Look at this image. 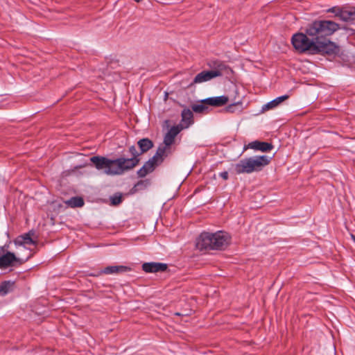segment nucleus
<instances>
[{"instance_id":"21","label":"nucleus","mask_w":355,"mask_h":355,"mask_svg":"<svg viewBox=\"0 0 355 355\" xmlns=\"http://www.w3.org/2000/svg\"><path fill=\"white\" fill-rule=\"evenodd\" d=\"M171 153L170 146L166 144H161L158 146L155 154L163 161Z\"/></svg>"},{"instance_id":"29","label":"nucleus","mask_w":355,"mask_h":355,"mask_svg":"<svg viewBox=\"0 0 355 355\" xmlns=\"http://www.w3.org/2000/svg\"><path fill=\"white\" fill-rule=\"evenodd\" d=\"M137 173L139 178H144L150 173L146 168V167L142 166L139 170L137 171Z\"/></svg>"},{"instance_id":"28","label":"nucleus","mask_w":355,"mask_h":355,"mask_svg":"<svg viewBox=\"0 0 355 355\" xmlns=\"http://www.w3.org/2000/svg\"><path fill=\"white\" fill-rule=\"evenodd\" d=\"M122 201V196L121 194H115L111 197V202L113 205H118Z\"/></svg>"},{"instance_id":"3","label":"nucleus","mask_w":355,"mask_h":355,"mask_svg":"<svg viewBox=\"0 0 355 355\" xmlns=\"http://www.w3.org/2000/svg\"><path fill=\"white\" fill-rule=\"evenodd\" d=\"M340 29V25L331 20H315L309 24L305 30L313 40L318 42L333 35Z\"/></svg>"},{"instance_id":"24","label":"nucleus","mask_w":355,"mask_h":355,"mask_svg":"<svg viewBox=\"0 0 355 355\" xmlns=\"http://www.w3.org/2000/svg\"><path fill=\"white\" fill-rule=\"evenodd\" d=\"M207 105L202 103L201 104H194L191 105V110L197 114L207 113L209 108Z\"/></svg>"},{"instance_id":"18","label":"nucleus","mask_w":355,"mask_h":355,"mask_svg":"<svg viewBox=\"0 0 355 355\" xmlns=\"http://www.w3.org/2000/svg\"><path fill=\"white\" fill-rule=\"evenodd\" d=\"M340 19L344 21H349L355 19V7H343L341 12Z\"/></svg>"},{"instance_id":"9","label":"nucleus","mask_w":355,"mask_h":355,"mask_svg":"<svg viewBox=\"0 0 355 355\" xmlns=\"http://www.w3.org/2000/svg\"><path fill=\"white\" fill-rule=\"evenodd\" d=\"M208 66L211 69V72L218 73L216 77L222 76L224 72L230 69V67L223 62L219 60H211L208 63Z\"/></svg>"},{"instance_id":"11","label":"nucleus","mask_w":355,"mask_h":355,"mask_svg":"<svg viewBox=\"0 0 355 355\" xmlns=\"http://www.w3.org/2000/svg\"><path fill=\"white\" fill-rule=\"evenodd\" d=\"M229 98L226 96L209 97L200 101V103L213 107H221L226 105Z\"/></svg>"},{"instance_id":"14","label":"nucleus","mask_w":355,"mask_h":355,"mask_svg":"<svg viewBox=\"0 0 355 355\" xmlns=\"http://www.w3.org/2000/svg\"><path fill=\"white\" fill-rule=\"evenodd\" d=\"M248 147L261 152H269L274 148L271 143L258 140L249 143Z\"/></svg>"},{"instance_id":"17","label":"nucleus","mask_w":355,"mask_h":355,"mask_svg":"<svg viewBox=\"0 0 355 355\" xmlns=\"http://www.w3.org/2000/svg\"><path fill=\"white\" fill-rule=\"evenodd\" d=\"M15 282L11 280L3 281L0 284V296H6L9 293L13 291Z\"/></svg>"},{"instance_id":"16","label":"nucleus","mask_w":355,"mask_h":355,"mask_svg":"<svg viewBox=\"0 0 355 355\" xmlns=\"http://www.w3.org/2000/svg\"><path fill=\"white\" fill-rule=\"evenodd\" d=\"M289 98V95L285 94L281 96H278L274 100L268 102V103L265 104L262 107V111H266L269 110L270 109H273L276 107L277 105H279L280 103H282L285 100H287Z\"/></svg>"},{"instance_id":"22","label":"nucleus","mask_w":355,"mask_h":355,"mask_svg":"<svg viewBox=\"0 0 355 355\" xmlns=\"http://www.w3.org/2000/svg\"><path fill=\"white\" fill-rule=\"evenodd\" d=\"M66 204L70 207L75 208L83 207L85 202L83 198L75 196L66 201Z\"/></svg>"},{"instance_id":"23","label":"nucleus","mask_w":355,"mask_h":355,"mask_svg":"<svg viewBox=\"0 0 355 355\" xmlns=\"http://www.w3.org/2000/svg\"><path fill=\"white\" fill-rule=\"evenodd\" d=\"M150 184V181L148 179L141 180L138 181L132 188V193H136L139 191L146 189Z\"/></svg>"},{"instance_id":"32","label":"nucleus","mask_w":355,"mask_h":355,"mask_svg":"<svg viewBox=\"0 0 355 355\" xmlns=\"http://www.w3.org/2000/svg\"><path fill=\"white\" fill-rule=\"evenodd\" d=\"M352 239L354 241V242L355 243V236L354 235H352Z\"/></svg>"},{"instance_id":"20","label":"nucleus","mask_w":355,"mask_h":355,"mask_svg":"<svg viewBox=\"0 0 355 355\" xmlns=\"http://www.w3.org/2000/svg\"><path fill=\"white\" fill-rule=\"evenodd\" d=\"M15 244L19 245H22L24 244L35 245L36 242L33 240V239L31 236V233L28 232L27 234L19 236L15 241Z\"/></svg>"},{"instance_id":"6","label":"nucleus","mask_w":355,"mask_h":355,"mask_svg":"<svg viewBox=\"0 0 355 355\" xmlns=\"http://www.w3.org/2000/svg\"><path fill=\"white\" fill-rule=\"evenodd\" d=\"M339 46L326 38L318 42H315V46L313 54L336 55L339 53Z\"/></svg>"},{"instance_id":"1","label":"nucleus","mask_w":355,"mask_h":355,"mask_svg":"<svg viewBox=\"0 0 355 355\" xmlns=\"http://www.w3.org/2000/svg\"><path fill=\"white\" fill-rule=\"evenodd\" d=\"M129 153L131 158L119 157L115 159H111L103 156H92L90 157V162L98 171H103L107 175H122L125 171L135 168L139 163V157L141 155L138 152L134 145L129 147Z\"/></svg>"},{"instance_id":"2","label":"nucleus","mask_w":355,"mask_h":355,"mask_svg":"<svg viewBox=\"0 0 355 355\" xmlns=\"http://www.w3.org/2000/svg\"><path fill=\"white\" fill-rule=\"evenodd\" d=\"M230 241V236L225 232H203L196 239V246L200 251L223 250L229 245Z\"/></svg>"},{"instance_id":"13","label":"nucleus","mask_w":355,"mask_h":355,"mask_svg":"<svg viewBox=\"0 0 355 355\" xmlns=\"http://www.w3.org/2000/svg\"><path fill=\"white\" fill-rule=\"evenodd\" d=\"M217 75H218V73L216 72H211V71L204 70V71L200 72L199 73H198L195 76V78L192 82V84H199V83H202L209 81L213 78H216Z\"/></svg>"},{"instance_id":"30","label":"nucleus","mask_w":355,"mask_h":355,"mask_svg":"<svg viewBox=\"0 0 355 355\" xmlns=\"http://www.w3.org/2000/svg\"><path fill=\"white\" fill-rule=\"evenodd\" d=\"M143 166L146 167L149 173H152L156 168L153 164H151V162H149L148 161H147Z\"/></svg>"},{"instance_id":"33","label":"nucleus","mask_w":355,"mask_h":355,"mask_svg":"<svg viewBox=\"0 0 355 355\" xmlns=\"http://www.w3.org/2000/svg\"><path fill=\"white\" fill-rule=\"evenodd\" d=\"M352 239L354 241V242L355 243V236L354 235H352Z\"/></svg>"},{"instance_id":"34","label":"nucleus","mask_w":355,"mask_h":355,"mask_svg":"<svg viewBox=\"0 0 355 355\" xmlns=\"http://www.w3.org/2000/svg\"><path fill=\"white\" fill-rule=\"evenodd\" d=\"M98 271H96V272H91L90 274H96Z\"/></svg>"},{"instance_id":"26","label":"nucleus","mask_w":355,"mask_h":355,"mask_svg":"<svg viewBox=\"0 0 355 355\" xmlns=\"http://www.w3.org/2000/svg\"><path fill=\"white\" fill-rule=\"evenodd\" d=\"M343 10V7L334 6L327 10L328 12H332L335 14L336 17L341 18V12Z\"/></svg>"},{"instance_id":"19","label":"nucleus","mask_w":355,"mask_h":355,"mask_svg":"<svg viewBox=\"0 0 355 355\" xmlns=\"http://www.w3.org/2000/svg\"><path fill=\"white\" fill-rule=\"evenodd\" d=\"M137 145L139 148L141 155L148 152L154 146L153 141L148 138H143L139 139L137 141Z\"/></svg>"},{"instance_id":"5","label":"nucleus","mask_w":355,"mask_h":355,"mask_svg":"<svg viewBox=\"0 0 355 355\" xmlns=\"http://www.w3.org/2000/svg\"><path fill=\"white\" fill-rule=\"evenodd\" d=\"M291 43L293 47L300 53L309 51L311 54L313 53L315 42L306 32L294 34L291 38Z\"/></svg>"},{"instance_id":"10","label":"nucleus","mask_w":355,"mask_h":355,"mask_svg":"<svg viewBox=\"0 0 355 355\" xmlns=\"http://www.w3.org/2000/svg\"><path fill=\"white\" fill-rule=\"evenodd\" d=\"M167 268V264L164 263L147 262L142 264V270L148 273L164 272Z\"/></svg>"},{"instance_id":"4","label":"nucleus","mask_w":355,"mask_h":355,"mask_svg":"<svg viewBox=\"0 0 355 355\" xmlns=\"http://www.w3.org/2000/svg\"><path fill=\"white\" fill-rule=\"evenodd\" d=\"M270 160L271 157L267 155L244 158L235 164L234 168L236 174H249L261 171L263 167L269 164Z\"/></svg>"},{"instance_id":"7","label":"nucleus","mask_w":355,"mask_h":355,"mask_svg":"<svg viewBox=\"0 0 355 355\" xmlns=\"http://www.w3.org/2000/svg\"><path fill=\"white\" fill-rule=\"evenodd\" d=\"M132 268L126 266H109L103 270H98L96 274H88L89 277H99L102 274H119L131 271Z\"/></svg>"},{"instance_id":"31","label":"nucleus","mask_w":355,"mask_h":355,"mask_svg":"<svg viewBox=\"0 0 355 355\" xmlns=\"http://www.w3.org/2000/svg\"><path fill=\"white\" fill-rule=\"evenodd\" d=\"M218 176L225 180H227L229 178L228 172L226 171L219 173Z\"/></svg>"},{"instance_id":"27","label":"nucleus","mask_w":355,"mask_h":355,"mask_svg":"<svg viewBox=\"0 0 355 355\" xmlns=\"http://www.w3.org/2000/svg\"><path fill=\"white\" fill-rule=\"evenodd\" d=\"M149 162H151L152 164H153L155 167L160 165L164 161L155 154L153 157H151L149 160H148Z\"/></svg>"},{"instance_id":"12","label":"nucleus","mask_w":355,"mask_h":355,"mask_svg":"<svg viewBox=\"0 0 355 355\" xmlns=\"http://www.w3.org/2000/svg\"><path fill=\"white\" fill-rule=\"evenodd\" d=\"M182 130V127L180 125H177L172 126L164 137V144L171 147V146L175 142L176 136Z\"/></svg>"},{"instance_id":"25","label":"nucleus","mask_w":355,"mask_h":355,"mask_svg":"<svg viewBox=\"0 0 355 355\" xmlns=\"http://www.w3.org/2000/svg\"><path fill=\"white\" fill-rule=\"evenodd\" d=\"M242 103L241 102L234 103L229 105L225 107V110L230 113H234L236 112H241Z\"/></svg>"},{"instance_id":"8","label":"nucleus","mask_w":355,"mask_h":355,"mask_svg":"<svg viewBox=\"0 0 355 355\" xmlns=\"http://www.w3.org/2000/svg\"><path fill=\"white\" fill-rule=\"evenodd\" d=\"M15 263L21 264V261L17 258L15 253L7 252L0 257V268L6 269L15 266Z\"/></svg>"},{"instance_id":"15","label":"nucleus","mask_w":355,"mask_h":355,"mask_svg":"<svg viewBox=\"0 0 355 355\" xmlns=\"http://www.w3.org/2000/svg\"><path fill=\"white\" fill-rule=\"evenodd\" d=\"M182 120L180 125L183 128H189L193 123V111L189 108H184L181 113Z\"/></svg>"}]
</instances>
